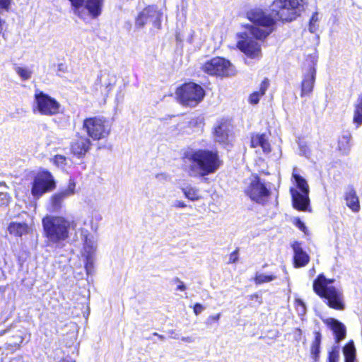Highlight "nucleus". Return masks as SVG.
<instances>
[{
    "label": "nucleus",
    "instance_id": "nucleus-1",
    "mask_svg": "<svg viewBox=\"0 0 362 362\" xmlns=\"http://www.w3.org/2000/svg\"><path fill=\"white\" fill-rule=\"evenodd\" d=\"M249 18L253 25L250 26L245 39L238 42V47L247 56L256 58L261 55V47L252 37L262 40L268 36L274 30V20L262 11L250 13Z\"/></svg>",
    "mask_w": 362,
    "mask_h": 362
},
{
    "label": "nucleus",
    "instance_id": "nucleus-2",
    "mask_svg": "<svg viewBox=\"0 0 362 362\" xmlns=\"http://www.w3.org/2000/svg\"><path fill=\"white\" fill-rule=\"evenodd\" d=\"M184 169L191 177H204L216 172L221 165L216 152L191 151L185 153Z\"/></svg>",
    "mask_w": 362,
    "mask_h": 362
},
{
    "label": "nucleus",
    "instance_id": "nucleus-3",
    "mask_svg": "<svg viewBox=\"0 0 362 362\" xmlns=\"http://www.w3.org/2000/svg\"><path fill=\"white\" fill-rule=\"evenodd\" d=\"M334 281L320 274L314 280L313 288L328 307L336 310H344L346 308L344 295L341 288L332 286Z\"/></svg>",
    "mask_w": 362,
    "mask_h": 362
},
{
    "label": "nucleus",
    "instance_id": "nucleus-4",
    "mask_svg": "<svg viewBox=\"0 0 362 362\" xmlns=\"http://www.w3.org/2000/svg\"><path fill=\"white\" fill-rule=\"evenodd\" d=\"M42 226L49 245L59 243L69 238V230L74 229L76 223L62 216H47L42 219Z\"/></svg>",
    "mask_w": 362,
    "mask_h": 362
},
{
    "label": "nucleus",
    "instance_id": "nucleus-5",
    "mask_svg": "<svg viewBox=\"0 0 362 362\" xmlns=\"http://www.w3.org/2000/svg\"><path fill=\"white\" fill-rule=\"evenodd\" d=\"M303 0H274L272 5V14H266L274 20L291 21L300 15Z\"/></svg>",
    "mask_w": 362,
    "mask_h": 362
},
{
    "label": "nucleus",
    "instance_id": "nucleus-6",
    "mask_svg": "<svg viewBox=\"0 0 362 362\" xmlns=\"http://www.w3.org/2000/svg\"><path fill=\"white\" fill-rule=\"evenodd\" d=\"M83 129L95 141L107 138L112 129L111 122L103 116L90 117L83 120Z\"/></svg>",
    "mask_w": 362,
    "mask_h": 362
},
{
    "label": "nucleus",
    "instance_id": "nucleus-7",
    "mask_svg": "<svg viewBox=\"0 0 362 362\" xmlns=\"http://www.w3.org/2000/svg\"><path fill=\"white\" fill-rule=\"evenodd\" d=\"M292 177L296 182V189L291 188V194L292 196L293 206L299 211H307L310 205L309 199V186L307 181L297 173V168L293 170Z\"/></svg>",
    "mask_w": 362,
    "mask_h": 362
},
{
    "label": "nucleus",
    "instance_id": "nucleus-8",
    "mask_svg": "<svg viewBox=\"0 0 362 362\" xmlns=\"http://www.w3.org/2000/svg\"><path fill=\"white\" fill-rule=\"evenodd\" d=\"M59 103L40 90H35L33 110L35 113L45 116L57 115L60 112Z\"/></svg>",
    "mask_w": 362,
    "mask_h": 362
},
{
    "label": "nucleus",
    "instance_id": "nucleus-9",
    "mask_svg": "<svg viewBox=\"0 0 362 362\" xmlns=\"http://www.w3.org/2000/svg\"><path fill=\"white\" fill-rule=\"evenodd\" d=\"M176 96L183 105L194 107L200 103L205 95L204 89L194 83H185L176 90Z\"/></svg>",
    "mask_w": 362,
    "mask_h": 362
},
{
    "label": "nucleus",
    "instance_id": "nucleus-10",
    "mask_svg": "<svg viewBox=\"0 0 362 362\" xmlns=\"http://www.w3.org/2000/svg\"><path fill=\"white\" fill-rule=\"evenodd\" d=\"M202 70L211 76L229 77L235 74L233 65L227 59L222 57H214L202 66Z\"/></svg>",
    "mask_w": 362,
    "mask_h": 362
},
{
    "label": "nucleus",
    "instance_id": "nucleus-11",
    "mask_svg": "<svg viewBox=\"0 0 362 362\" xmlns=\"http://www.w3.org/2000/svg\"><path fill=\"white\" fill-rule=\"evenodd\" d=\"M246 184L244 191L251 200L262 204L267 201L270 192L258 177H250Z\"/></svg>",
    "mask_w": 362,
    "mask_h": 362
},
{
    "label": "nucleus",
    "instance_id": "nucleus-12",
    "mask_svg": "<svg viewBox=\"0 0 362 362\" xmlns=\"http://www.w3.org/2000/svg\"><path fill=\"white\" fill-rule=\"evenodd\" d=\"M54 187L55 182L53 176L50 173L43 171L38 173L35 177L31 192L35 197H39L44 193L52 190Z\"/></svg>",
    "mask_w": 362,
    "mask_h": 362
},
{
    "label": "nucleus",
    "instance_id": "nucleus-13",
    "mask_svg": "<svg viewBox=\"0 0 362 362\" xmlns=\"http://www.w3.org/2000/svg\"><path fill=\"white\" fill-rule=\"evenodd\" d=\"M161 13L153 6H150L142 10L135 20L137 28H143L147 23H152L156 28L160 27Z\"/></svg>",
    "mask_w": 362,
    "mask_h": 362
},
{
    "label": "nucleus",
    "instance_id": "nucleus-14",
    "mask_svg": "<svg viewBox=\"0 0 362 362\" xmlns=\"http://www.w3.org/2000/svg\"><path fill=\"white\" fill-rule=\"evenodd\" d=\"M76 182L70 179L68 186L51 197V209L53 211H57L62 206L64 200L75 193Z\"/></svg>",
    "mask_w": 362,
    "mask_h": 362
},
{
    "label": "nucleus",
    "instance_id": "nucleus-15",
    "mask_svg": "<svg viewBox=\"0 0 362 362\" xmlns=\"http://www.w3.org/2000/svg\"><path fill=\"white\" fill-rule=\"evenodd\" d=\"M91 145L90 139L77 134L71 143V152L78 158L83 157L90 150Z\"/></svg>",
    "mask_w": 362,
    "mask_h": 362
},
{
    "label": "nucleus",
    "instance_id": "nucleus-16",
    "mask_svg": "<svg viewBox=\"0 0 362 362\" xmlns=\"http://www.w3.org/2000/svg\"><path fill=\"white\" fill-rule=\"evenodd\" d=\"M103 0H84L83 9L86 15L84 17H78L86 21L89 18H96L101 13Z\"/></svg>",
    "mask_w": 362,
    "mask_h": 362
},
{
    "label": "nucleus",
    "instance_id": "nucleus-17",
    "mask_svg": "<svg viewBox=\"0 0 362 362\" xmlns=\"http://www.w3.org/2000/svg\"><path fill=\"white\" fill-rule=\"evenodd\" d=\"M322 321L333 332L337 343L345 338L346 329L343 323L332 317L323 319Z\"/></svg>",
    "mask_w": 362,
    "mask_h": 362
},
{
    "label": "nucleus",
    "instance_id": "nucleus-18",
    "mask_svg": "<svg viewBox=\"0 0 362 362\" xmlns=\"http://www.w3.org/2000/svg\"><path fill=\"white\" fill-rule=\"evenodd\" d=\"M82 236L84 242L83 255L88 259L89 263H92V256L94 255L97 248L96 240L94 236L87 230L82 232Z\"/></svg>",
    "mask_w": 362,
    "mask_h": 362
},
{
    "label": "nucleus",
    "instance_id": "nucleus-19",
    "mask_svg": "<svg viewBox=\"0 0 362 362\" xmlns=\"http://www.w3.org/2000/svg\"><path fill=\"white\" fill-rule=\"evenodd\" d=\"M315 76L316 69L314 66H312L303 76L301 83V97L308 95L312 93L315 81Z\"/></svg>",
    "mask_w": 362,
    "mask_h": 362
},
{
    "label": "nucleus",
    "instance_id": "nucleus-20",
    "mask_svg": "<svg viewBox=\"0 0 362 362\" xmlns=\"http://www.w3.org/2000/svg\"><path fill=\"white\" fill-rule=\"evenodd\" d=\"M230 132V124L226 121H221L214 127V138L217 142L225 144L228 141Z\"/></svg>",
    "mask_w": 362,
    "mask_h": 362
},
{
    "label": "nucleus",
    "instance_id": "nucleus-21",
    "mask_svg": "<svg viewBox=\"0 0 362 362\" xmlns=\"http://www.w3.org/2000/svg\"><path fill=\"white\" fill-rule=\"evenodd\" d=\"M344 199L346 206L354 213H357L361 209L359 199L356 194V190L353 187H349L344 193Z\"/></svg>",
    "mask_w": 362,
    "mask_h": 362
},
{
    "label": "nucleus",
    "instance_id": "nucleus-22",
    "mask_svg": "<svg viewBox=\"0 0 362 362\" xmlns=\"http://www.w3.org/2000/svg\"><path fill=\"white\" fill-rule=\"evenodd\" d=\"M294 252V265L295 267H305L310 260L308 255L304 252L298 242H295L292 245Z\"/></svg>",
    "mask_w": 362,
    "mask_h": 362
},
{
    "label": "nucleus",
    "instance_id": "nucleus-23",
    "mask_svg": "<svg viewBox=\"0 0 362 362\" xmlns=\"http://www.w3.org/2000/svg\"><path fill=\"white\" fill-rule=\"evenodd\" d=\"M251 146L253 148L261 147L262 151L267 154L271 151L270 144L264 134H257L251 137Z\"/></svg>",
    "mask_w": 362,
    "mask_h": 362
},
{
    "label": "nucleus",
    "instance_id": "nucleus-24",
    "mask_svg": "<svg viewBox=\"0 0 362 362\" xmlns=\"http://www.w3.org/2000/svg\"><path fill=\"white\" fill-rule=\"evenodd\" d=\"M351 134L349 132H344L338 141V149L344 155L349 153L351 149Z\"/></svg>",
    "mask_w": 362,
    "mask_h": 362
},
{
    "label": "nucleus",
    "instance_id": "nucleus-25",
    "mask_svg": "<svg viewBox=\"0 0 362 362\" xmlns=\"http://www.w3.org/2000/svg\"><path fill=\"white\" fill-rule=\"evenodd\" d=\"M29 228L25 223L11 222L8 226V231L11 235L21 237L28 233Z\"/></svg>",
    "mask_w": 362,
    "mask_h": 362
},
{
    "label": "nucleus",
    "instance_id": "nucleus-26",
    "mask_svg": "<svg viewBox=\"0 0 362 362\" xmlns=\"http://www.w3.org/2000/svg\"><path fill=\"white\" fill-rule=\"evenodd\" d=\"M353 124L356 129L362 125V94L358 96L354 105Z\"/></svg>",
    "mask_w": 362,
    "mask_h": 362
},
{
    "label": "nucleus",
    "instance_id": "nucleus-27",
    "mask_svg": "<svg viewBox=\"0 0 362 362\" xmlns=\"http://www.w3.org/2000/svg\"><path fill=\"white\" fill-rule=\"evenodd\" d=\"M314 336L315 338L310 346V354L312 358L315 361H317L320 357V344L322 340V335L320 332H315Z\"/></svg>",
    "mask_w": 362,
    "mask_h": 362
},
{
    "label": "nucleus",
    "instance_id": "nucleus-28",
    "mask_svg": "<svg viewBox=\"0 0 362 362\" xmlns=\"http://www.w3.org/2000/svg\"><path fill=\"white\" fill-rule=\"evenodd\" d=\"M268 86H269V81H267V79H264L260 85L259 90L255 91V92L252 93V94H250V95L249 97L250 103H251L252 105L257 104L259 101L260 98L263 95H264L266 90L268 88Z\"/></svg>",
    "mask_w": 362,
    "mask_h": 362
},
{
    "label": "nucleus",
    "instance_id": "nucleus-29",
    "mask_svg": "<svg viewBox=\"0 0 362 362\" xmlns=\"http://www.w3.org/2000/svg\"><path fill=\"white\" fill-rule=\"evenodd\" d=\"M343 354L345 358V362H358L356 358V349L354 342H349L343 348Z\"/></svg>",
    "mask_w": 362,
    "mask_h": 362
},
{
    "label": "nucleus",
    "instance_id": "nucleus-30",
    "mask_svg": "<svg viewBox=\"0 0 362 362\" xmlns=\"http://www.w3.org/2000/svg\"><path fill=\"white\" fill-rule=\"evenodd\" d=\"M182 192L185 197L191 201H196L199 199V189L196 187L187 186L182 187Z\"/></svg>",
    "mask_w": 362,
    "mask_h": 362
},
{
    "label": "nucleus",
    "instance_id": "nucleus-31",
    "mask_svg": "<svg viewBox=\"0 0 362 362\" xmlns=\"http://www.w3.org/2000/svg\"><path fill=\"white\" fill-rule=\"evenodd\" d=\"M14 71L22 81L29 80L31 78L33 75V71L28 67L16 66L14 67Z\"/></svg>",
    "mask_w": 362,
    "mask_h": 362
},
{
    "label": "nucleus",
    "instance_id": "nucleus-32",
    "mask_svg": "<svg viewBox=\"0 0 362 362\" xmlns=\"http://www.w3.org/2000/svg\"><path fill=\"white\" fill-rule=\"evenodd\" d=\"M71 3L72 9L74 13L78 17H84L86 13L85 11H81L83 9V5L84 4V0H69Z\"/></svg>",
    "mask_w": 362,
    "mask_h": 362
},
{
    "label": "nucleus",
    "instance_id": "nucleus-33",
    "mask_svg": "<svg viewBox=\"0 0 362 362\" xmlns=\"http://www.w3.org/2000/svg\"><path fill=\"white\" fill-rule=\"evenodd\" d=\"M276 279L274 275H267L262 273H257L255 277V282L256 284H261L272 281Z\"/></svg>",
    "mask_w": 362,
    "mask_h": 362
},
{
    "label": "nucleus",
    "instance_id": "nucleus-34",
    "mask_svg": "<svg viewBox=\"0 0 362 362\" xmlns=\"http://www.w3.org/2000/svg\"><path fill=\"white\" fill-rule=\"evenodd\" d=\"M339 359V349L338 346L332 347L329 352L327 362H338Z\"/></svg>",
    "mask_w": 362,
    "mask_h": 362
},
{
    "label": "nucleus",
    "instance_id": "nucleus-35",
    "mask_svg": "<svg viewBox=\"0 0 362 362\" xmlns=\"http://www.w3.org/2000/svg\"><path fill=\"white\" fill-rule=\"evenodd\" d=\"M16 340L8 344L7 349L11 350L17 349L20 347L21 344L23 341V337L21 335L15 337Z\"/></svg>",
    "mask_w": 362,
    "mask_h": 362
},
{
    "label": "nucleus",
    "instance_id": "nucleus-36",
    "mask_svg": "<svg viewBox=\"0 0 362 362\" xmlns=\"http://www.w3.org/2000/svg\"><path fill=\"white\" fill-rule=\"evenodd\" d=\"M66 158L62 155H57L53 158L54 163L60 168H64L66 165Z\"/></svg>",
    "mask_w": 362,
    "mask_h": 362
},
{
    "label": "nucleus",
    "instance_id": "nucleus-37",
    "mask_svg": "<svg viewBox=\"0 0 362 362\" xmlns=\"http://www.w3.org/2000/svg\"><path fill=\"white\" fill-rule=\"evenodd\" d=\"M109 77V74H107V73H102L100 76V83H101V86H105L107 89L109 88L110 86H112V83L109 81V82H106V81H104V79L107 78Z\"/></svg>",
    "mask_w": 362,
    "mask_h": 362
},
{
    "label": "nucleus",
    "instance_id": "nucleus-38",
    "mask_svg": "<svg viewBox=\"0 0 362 362\" xmlns=\"http://www.w3.org/2000/svg\"><path fill=\"white\" fill-rule=\"evenodd\" d=\"M9 202L8 196L3 192H0V206L7 205Z\"/></svg>",
    "mask_w": 362,
    "mask_h": 362
},
{
    "label": "nucleus",
    "instance_id": "nucleus-39",
    "mask_svg": "<svg viewBox=\"0 0 362 362\" xmlns=\"http://www.w3.org/2000/svg\"><path fill=\"white\" fill-rule=\"evenodd\" d=\"M238 259V250H235L234 252H233L232 253H230V256H229V260H228V262L229 263H235V262H237Z\"/></svg>",
    "mask_w": 362,
    "mask_h": 362
},
{
    "label": "nucleus",
    "instance_id": "nucleus-40",
    "mask_svg": "<svg viewBox=\"0 0 362 362\" xmlns=\"http://www.w3.org/2000/svg\"><path fill=\"white\" fill-rule=\"evenodd\" d=\"M174 282L175 284H177V290L185 291L186 289L185 285L184 284V283L179 278H175L174 279Z\"/></svg>",
    "mask_w": 362,
    "mask_h": 362
},
{
    "label": "nucleus",
    "instance_id": "nucleus-41",
    "mask_svg": "<svg viewBox=\"0 0 362 362\" xmlns=\"http://www.w3.org/2000/svg\"><path fill=\"white\" fill-rule=\"evenodd\" d=\"M173 207L176 209H183L187 207V204L180 200H175L173 204Z\"/></svg>",
    "mask_w": 362,
    "mask_h": 362
},
{
    "label": "nucleus",
    "instance_id": "nucleus-42",
    "mask_svg": "<svg viewBox=\"0 0 362 362\" xmlns=\"http://www.w3.org/2000/svg\"><path fill=\"white\" fill-rule=\"evenodd\" d=\"M204 310V306L200 303H196L194 306V313L196 315L200 314Z\"/></svg>",
    "mask_w": 362,
    "mask_h": 362
},
{
    "label": "nucleus",
    "instance_id": "nucleus-43",
    "mask_svg": "<svg viewBox=\"0 0 362 362\" xmlns=\"http://www.w3.org/2000/svg\"><path fill=\"white\" fill-rule=\"evenodd\" d=\"M296 226L300 229L301 230H303L304 233H305V230H306V227L305 226V224L300 221V220H298L296 221Z\"/></svg>",
    "mask_w": 362,
    "mask_h": 362
},
{
    "label": "nucleus",
    "instance_id": "nucleus-44",
    "mask_svg": "<svg viewBox=\"0 0 362 362\" xmlns=\"http://www.w3.org/2000/svg\"><path fill=\"white\" fill-rule=\"evenodd\" d=\"M93 256H92V263H89L88 262V259L86 258V269L87 271V273L90 272V269L93 267Z\"/></svg>",
    "mask_w": 362,
    "mask_h": 362
},
{
    "label": "nucleus",
    "instance_id": "nucleus-45",
    "mask_svg": "<svg viewBox=\"0 0 362 362\" xmlns=\"http://www.w3.org/2000/svg\"><path fill=\"white\" fill-rule=\"evenodd\" d=\"M317 21H318L317 13H314V14L312 16L311 19H310V24H315Z\"/></svg>",
    "mask_w": 362,
    "mask_h": 362
},
{
    "label": "nucleus",
    "instance_id": "nucleus-46",
    "mask_svg": "<svg viewBox=\"0 0 362 362\" xmlns=\"http://www.w3.org/2000/svg\"><path fill=\"white\" fill-rule=\"evenodd\" d=\"M182 341H186V342H188V343H192L194 341L192 337H182Z\"/></svg>",
    "mask_w": 362,
    "mask_h": 362
},
{
    "label": "nucleus",
    "instance_id": "nucleus-47",
    "mask_svg": "<svg viewBox=\"0 0 362 362\" xmlns=\"http://www.w3.org/2000/svg\"><path fill=\"white\" fill-rule=\"evenodd\" d=\"M220 317H221V314L218 313L215 315L211 316L210 318L214 321H218L220 319Z\"/></svg>",
    "mask_w": 362,
    "mask_h": 362
},
{
    "label": "nucleus",
    "instance_id": "nucleus-48",
    "mask_svg": "<svg viewBox=\"0 0 362 362\" xmlns=\"http://www.w3.org/2000/svg\"><path fill=\"white\" fill-rule=\"evenodd\" d=\"M296 302L297 305L302 306L303 308L305 310V303H303V301L302 300L297 299L296 300Z\"/></svg>",
    "mask_w": 362,
    "mask_h": 362
},
{
    "label": "nucleus",
    "instance_id": "nucleus-49",
    "mask_svg": "<svg viewBox=\"0 0 362 362\" xmlns=\"http://www.w3.org/2000/svg\"><path fill=\"white\" fill-rule=\"evenodd\" d=\"M296 338L297 339H299V338L301 336V330L300 329H296Z\"/></svg>",
    "mask_w": 362,
    "mask_h": 362
},
{
    "label": "nucleus",
    "instance_id": "nucleus-50",
    "mask_svg": "<svg viewBox=\"0 0 362 362\" xmlns=\"http://www.w3.org/2000/svg\"><path fill=\"white\" fill-rule=\"evenodd\" d=\"M314 25L315 24H310V27H309V30L311 33H314Z\"/></svg>",
    "mask_w": 362,
    "mask_h": 362
},
{
    "label": "nucleus",
    "instance_id": "nucleus-51",
    "mask_svg": "<svg viewBox=\"0 0 362 362\" xmlns=\"http://www.w3.org/2000/svg\"><path fill=\"white\" fill-rule=\"evenodd\" d=\"M154 335L158 336L162 340L164 339V337L163 335H160V334H158L157 333H154Z\"/></svg>",
    "mask_w": 362,
    "mask_h": 362
}]
</instances>
